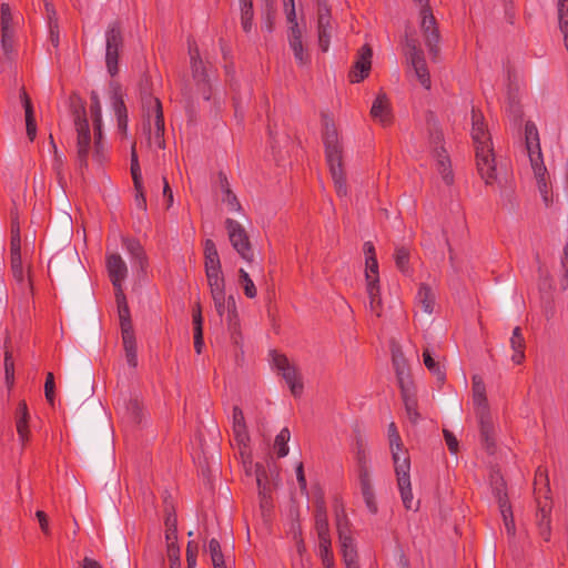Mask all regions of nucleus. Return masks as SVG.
Returning <instances> with one entry per match:
<instances>
[{"mask_svg": "<svg viewBox=\"0 0 568 568\" xmlns=\"http://www.w3.org/2000/svg\"><path fill=\"white\" fill-rule=\"evenodd\" d=\"M525 140L530 164L535 161V155L542 160L538 130L536 124L531 121H528L525 124Z\"/></svg>", "mask_w": 568, "mask_h": 568, "instance_id": "nucleus-20", "label": "nucleus"}, {"mask_svg": "<svg viewBox=\"0 0 568 568\" xmlns=\"http://www.w3.org/2000/svg\"><path fill=\"white\" fill-rule=\"evenodd\" d=\"M111 100H112V104H113V109H114L116 119L118 118H126L128 116L126 106L122 99V94L118 88H115L113 90Z\"/></svg>", "mask_w": 568, "mask_h": 568, "instance_id": "nucleus-53", "label": "nucleus"}, {"mask_svg": "<svg viewBox=\"0 0 568 568\" xmlns=\"http://www.w3.org/2000/svg\"><path fill=\"white\" fill-rule=\"evenodd\" d=\"M371 115L383 126H387L393 122V114L389 100L385 93H379L373 102Z\"/></svg>", "mask_w": 568, "mask_h": 568, "instance_id": "nucleus-19", "label": "nucleus"}, {"mask_svg": "<svg viewBox=\"0 0 568 568\" xmlns=\"http://www.w3.org/2000/svg\"><path fill=\"white\" fill-rule=\"evenodd\" d=\"M20 98L24 108L27 135L30 141H33L37 136V123L34 119L33 106L28 93L24 90L21 92Z\"/></svg>", "mask_w": 568, "mask_h": 568, "instance_id": "nucleus-29", "label": "nucleus"}, {"mask_svg": "<svg viewBox=\"0 0 568 568\" xmlns=\"http://www.w3.org/2000/svg\"><path fill=\"white\" fill-rule=\"evenodd\" d=\"M422 21L420 28L423 32V37L425 39V43L428 48L429 53L434 59L437 58L439 53V31L436 24L435 17L432 13L429 6L423 7L420 10Z\"/></svg>", "mask_w": 568, "mask_h": 568, "instance_id": "nucleus-9", "label": "nucleus"}, {"mask_svg": "<svg viewBox=\"0 0 568 568\" xmlns=\"http://www.w3.org/2000/svg\"><path fill=\"white\" fill-rule=\"evenodd\" d=\"M372 55L373 51L368 44H364L358 50L357 59L348 73L352 83H358L368 77L372 68Z\"/></svg>", "mask_w": 568, "mask_h": 568, "instance_id": "nucleus-12", "label": "nucleus"}, {"mask_svg": "<svg viewBox=\"0 0 568 568\" xmlns=\"http://www.w3.org/2000/svg\"><path fill=\"white\" fill-rule=\"evenodd\" d=\"M491 488L493 493L497 499L499 509L503 508V506H511L508 499L507 495V488L506 483L503 477L499 475H493L491 476Z\"/></svg>", "mask_w": 568, "mask_h": 568, "instance_id": "nucleus-37", "label": "nucleus"}, {"mask_svg": "<svg viewBox=\"0 0 568 568\" xmlns=\"http://www.w3.org/2000/svg\"><path fill=\"white\" fill-rule=\"evenodd\" d=\"M209 551L214 568H226L221 545L217 539L212 538L209 541Z\"/></svg>", "mask_w": 568, "mask_h": 568, "instance_id": "nucleus-46", "label": "nucleus"}, {"mask_svg": "<svg viewBox=\"0 0 568 568\" xmlns=\"http://www.w3.org/2000/svg\"><path fill=\"white\" fill-rule=\"evenodd\" d=\"M74 125L78 133L77 138V156L80 168L88 166V158L91 144L90 128L85 114V108L80 105L73 112Z\"/></svg>", "mask_w": 568, "mask_h": 568, "instance_id": "nucleus-6", "label": "nucleus"}, {"mask_svg": "<svg viewBox=\"0 0 568 568\" xmlns=\"http://www.w3.org/2000/svg\"><path fill=\"white\" fill-rule=\"evenodd\" d=\"M318 556L321 560L334 558L331 535L318 536Z\"/></svg>", "mask_w": 568, "mask_h": 568, "instance_id": "nucleus-52", "label": "nucleus"}, {"mask_svg": "<svg viewBox=\"0 0 568 568\" xmlns=\"http://www.w3.org/2000/svg\"><path fill=\"white\" fill-rule=\"evenodd\" d=\"M430 140L432 143L436 145L434 152L437 162V170L442 174L445 183L449 185L453 183L454 176L450 168L449 156L447 155L446 150L439 145L443 142V133L440 131L432 133Z\"/></svg>", "mask_w": 568, "mask_h": 568, "instance_id": "nucleus-13", "label": "nucleus"}, {"mask_svg": "<svg viewBox=\"0 0 568 568\" xmlns=\"http://www.w3.org/2000/svg\"><path fill=\"white\" fill-rule=\"evenodd\" d=\"M122 343L125 353V359L129 366L135 368L138 366V349H136V341L134 333L121 334Z\"/></svg>", "mask_w": 568, "mask_h": 568, "instance_id": "nucleus-34", "label": "nucleus"}, {"mask_svg": "<svg viewBox=\"0 0 568 568\" xmlns=\"http://www.w3.org/2000/svg\"><path fill=\"white\" fill-rule=\"evenodd\" d=\"M144 104L148 105V111H146L148 122L150 124L151 121H153V124H154L153 143L159 149H164L165 148V141H164L165 128H164L162 103L158 98L149 95L144 100Z\"/></svg>", "mask_w": 568, "mask_h": 568, "instance_id": "nucleus-8", "label": "nucleus"}, {"mask_svg": "<svg viewBox=\"0 0 568 568\" xmlns=\"http://www.w3.org/2000/svg\"><path fill=\"white\" fill-rule=\"evenodd\" d=\"M199 546L195 541H189L186 545L187 568H195L197 560Z\"/></svg>", "mask_w": 568, "mask_h": 568, "instance_id": "nucleus-60", "label": "nucleus"}, {"mask_svg": "<svg viewBox=\"0 0 568 568\" xmlns=\"http://www.w3.org/2000/svg\"><path fill=\"white\" fill-rule=\"evenodd\" d=\"M405 54L412 65L425 62L424 52L419 48V45L415 39H409L406 41Z\"/></svg>", "mask_w": 568, "mask_h": 568, "instance_id": "nucleus-43", "label": "nucleus"}, {"mask_svg": "<svg viewBox=\"0 0 568 568\" xmlns=\"http://www.w3.org/2000/svg\"><path fill=\"white\" fill-rule=\"evenodd\" d=\"M204 267L205 273L222 272L220 255L211 239L204 242Z\"/></svg>", "mask_w": 568, "mask_h": 568, "instance_id": "nucleus-25", "label": "nucleus"}, {"mask_svg": "<svg viewBox=\"0 0 568 568\" xmlns=\"http://www.w3.org/2000/svg\"><path fill=\"white\" fill-rule=\"evenodd\" d=\"M332 28H318V45L323 52H326L329 48Z\"/></svg>", "mask_w": 568, "mask_h": 568, "instance_id": "nucleus-64", "label": "nucleus"}, {"mask_svg": "<svg viewBox=\"0 0 568 568\" xmlns=\"http://www.w3.org/2000/svg\"><path fill=\"white\" fill-rule=\"evenodd\" d=\"M90 100H91L90 111H91L93 126H94V145H95L94 156L100 161V153H101V148H102V144H101L102 109H101V102H100L99 94L95 91L91 92Z\"/></svg>", "mask_w": 568, "mask_h": 568, "instance_id": "nucleus-17", "label": "nucleus"}, {"mask_svg": "<svg viewBox=\"0 0 568 568\" xmlns=\"http://www.w3.org/2000/svg\"><path fill=\"white\" fill-rule=\"evenodd\" d=\"M291 434L288 428H283L275 437L274 447L278 457H285L288 454L287 443Z\"/></svg>", "mask_w": 568, "mask_h": 568, "instance_id": "nucleus-47", "label": "nucleus"}, {"mask_svg": "<svg viewBox=\"0 0 568 568\" xmlns=\"http://www.w3.org/2000/svg\"><path fill=\"white\" fill-rule=\"evenodd\" d=\"M4 374L7 383H13L14 378V362L12 354L7 351L4 354Z\"/></svg>", "mask_w": 568, "mask_h": 568, "instance_id": "nucleus-63", "label": "nucleus"}, {"mask_svg": "<svg viewBox=\"0 0 568 568\" xmlns=\"http://www.w3.org/2000/svg\"><path fill=\"white\" fill-rule=\"evenodd\" d=\"M253 14L252 2L241 4V26L245 33H250L253 29Z\"/></svg>", "mask_w": 568, "mask_h": 568, "instance_id": "nucleus-50", "label": "nucleus"}, {"mask_svg": "<svg viewBox=\"0 0 568 568\" xmlns=\"http://www.w3.org/2000/svg\"><path fill=\"white\" fill-rule=\"evenodd\" d=\"M11 271L14 280L18 283L24 282V272L22 266L21 254L10 255Z\"/></svg>", "mask_w": 568, "mask_h": 568, "instance_id": "nucleus-56", "label": "nucleus"}, {"mask_svg": "<svg viewBox=\"0 0 568 568\" xmlns=\"http://www.w3.org/2000/svg\"><path fill=\"white\" fill-rule=\"evenodd\" d=\"M550 514L546 507H540L537 513V526L539 530V535L545 541L550 540L551 536V525H550Z\"/></svg>", "mask_w": 568, "mask_h": 568, "instance_id": "nucleus-39", "label": "nucleus"}, {"mask_svg": "<svg viewBox=\"0 0 568 568\" xmlns=\"http://www.w3.org/2000/svg\"><path fill=\"white\" fill-rule=\"evenodd\" d=\"M412 67L414 68L415 74H416L418 81L420 82V84L427 90L430 89L432 82H430V75H429V72H428V69L426 65V61L418 63V64H414Z\"/></svg>", "mask_w": 568, "mask_h": 568, "instance_id": "nucleus-55", "label": "nucleus"}, {"mask_svg": "<svg viewBox=\"0 0 568 568\" xmlns=\"http://www.w3.org/2000/svg\"><path fill=\"white\" fill-rule=\"evenodd\" d=\"M403 399L407 418L412 424H417L420 419V414L417 409V400L414 397L406 395L405 392L403 393Z\"/></svg>", "mask_w": 568, "mask_h": 568, "instance_id": "nucleus-49", "label": "nucleus"}, {"mask_svg": "<svg viewBox=\"0 0 568 568\" xmlns=\"http://www.w3.org/2000/svg\"><path fill=\"white\" fill-rule=\"evenodd\" d=\"M225 229L232 247L245 262L252 263L254 250L245 227L233 219H226Z\"/></svg>", "mask_w": 568, "mask_h": 568, "instance_id": "nucleus-4", "label": "nucleus"}, {"mask_svg": "<svg viewBox=\"0 0 568 568\" xmlns=\"http://www.w3.org/2000/svg\"><path fill=\"white\" fill-rule=\"evenodd\" d=\"M510 347L514 351V354L511 356V361L516 365H520L525 361V348H526V341L523 336L521 328L519 326H516L513 329V334L510 337Z\"/></svg>", "mask_w": 568, "mask_h": 568, "instance_id": "nucleus-26", "label": "nucleus"}, {"mask_svg": "<svg viewBox=\"0 0 568 568\" xmlns=\"http://www.w3.org/2000/svg\"><path fill=\"white\" fill-rule=\"evenodd\" d=\"M239 284L242 286L244 295L247 298H254L257 295V290L250 277L248 273L244 268L239 270Z\"/></svg>", "mask_w": 568, "mask_h": 568, "instance_id": "nucleus-44", "label": "nucleus"}, {"mask_svg": "<svg viewBox=\"0 0 568 568\" xmlns=\"http://www.w3.org/2000/svg\"><path fill=\"white\" fill-rule=\"evenodd\" d=\"M190 58L193 77L197 81L199 85L202 87V93L204 99L209 100L210 95L207 94L206 91L207 79L205 74V69L200 58L199 49L196 47L194 49L190 48Z\"/></svg>", "mask_w": 568, "mask_h": 568, "instance_id": "nucleus-22", "label": "nucleus"}, {"mask_svg": "<svg viewBox=\"0 0 568 568\" xmlns=\"http://www.w3.org/2000/svg\"><path fill=\"white\" fill-rule=\"evenodd\" d=\"M324 144L326 160L329 166L332 179L334 181L336 193L339 196H345L347 194V185L345 172L343 169L342 146L338 141L336 129L334 125H329L327 122L325 123Z\"/></svg>", "mask_w": 568, "mask_h": 568, "instance_id": "nucleus-2", "label": "nucleus"}, {"mask_svg": "<svg viewBox=\"0 0 568 568\" xmlns=\"http://www.w3.org/2000/svg\"><path fill=\"white\" fill-rule=\"evenodd\" d=\"M473 403L477 409V413L488 410L486 387L479 376L473 377Z\"/></svg>", "mask_w": 568, "mask_h": 568, "instance_id": "nucleus-33", "label": "nucleus"}, {"mask_svg": "<svg viewBox=\"0 0 568 568\" xmlns=\"http://www.w3.org/2000/svg\"><path fill=\"white\" fill-rule=\"evenodd\" d=\"M290 48L293 51L294 58L300 65H306L311 61L308 51L303 45V40L288 41Z\"/></svg>", "mask_w": 568, "mask_h": 568, "instance_id": "nucleus-42", "label": "nucleus"}, {"mask_svg": "<svg viewBox=\"0 0 568 568\" xmlns=\"http://www.w3.org/2000/svg\"><path fill=\"white\" fill-rule=\"evenodd\" d=\"M366 280V293L369 298L371 310L379 315L382 296L379 287V276H367Z\"/></svg>", "mask_w": 568, "mask_h": 568, "instance_id": "nucleus-27", "label": "nucleus"}, {"mask_svg": "<svg viewBox=\"0 0 568 568\" xmlns=\"http://www.w3.org/2000/svg\"><path fill=\"white\" fill-rule=\"evenodd\" d=\"M500 510V514H501V517H503V520H504V525H505V528H506V531L509 536H515L516 534V526H515V520H514V515H513V509H511V506H503Z\"/></svg>", "mask_w": 568, "mask_h": 568, "instance_id": "nucleus-54", "label": "nucleus"}, {"mask_svg": "<svg viewBox=\"0 0 568 568\" xmlns=\"http://www.w3.org/2000/svg\"><path fill=\"white\" fill-rule=\"evenodd\" d=\"M423 363L426 368L436 377L439 384H444L446 379V373L444 367L438 361L435 359L434 353L429 346L423 349Z\"/></svg>", "mask_w": 568, "mask_h": 568, "instance_id": "nucleus-28", "label": "nucleus"}, {"mask_svg": "<svg viewBox=\"0 0 568 568\" xmlns=\"http://www.w3.org/2000/svg\"><path fill=\"white\" fill-rule=\"evenodd\" d=\"M233 432L235 438L240 444L246 445L248 434L246 429L245 418L242 409L239 406L233 407L232 412Z\"/></svg>", "mask_w": 568, "mask_h": 568, "instance_id": "nucleus-30", "label": "nucleus"}, {"mask_svg": "<svg viewBox=\"0 0 568 568\" xmlns=\"http://www.w3.org/2000/svg\"><path fill=\"white\" fill-rule=\"evenodd\" d=\"M16 428H17V433H18L20 442L22 443V445H24L29 440V437H30L29 418L17 419Z\"/></svg>", "mask_w": 568, "mask_h": 568, "instance_id": "nucleus-59", "label": "nucleus"}, {"mask_svg": "<svg viewBox=\"0 0 568 568\" xmlns=\"http://www.w3.org/2000/svg\"><path fill=\"white\" fill-rule=\"evenodd\" d=\"M315 530L318 536H327L329 535L328 519L326 506L323 497H320L316 500V509H315Z\"/></svg>", "mask_w": 568, "mask_h": 568, "instance_id": "nucleus-32", "label": "nucleus"}, {"mask_svg": "<svg viewBox=\"0 0 568 568\" xmlns=\"http://www.w3.org/2000/svg\"><path fill=\"white\" fill-rule=\"evenodd\" d=\"M123 42L120 21L111 22L105 30V64L111 77L116 75L119 72V58Z\"/></svg>", "mask_w": 568, "mask_h": 568, "instance_id": "nucleus-3", "label": "nucleus"}, {"mask_svg": "<svg viewBox=\"0 0 568 568\" xmlns=\"http://www.w3.org/2000/svg\"><path fill=\"white\" fill-rule=\"evenodd\" d=\"M271 357L274 368L282 375L288 385L291 393L295 397L301 396L304 389V385L297 366L292 363L284 354H280L276 351L271 352Z\"/></svg>", "mask_w": 568, "mask_h": 568, "instance_id": "nucleus-5", "label": "nucleus"}, {"mask_svg": "<svg viewBox=\"0 0 568 568\" xmlns=\"http://www.w3.org/2000/svg\"><path fill=\"white\" fill-rule=\"evenodd\" d=\"M409 258H410V251L407 246H404V245L396 246L395 253H394V260H395L396 267L403 274L410 273Z\"/></svg>", "mask_w": 568, "mask_h": 568, "instance_id": "nucleus-40", "label": "nucleus"}, {"mask_svg": "<svg viewBox=\"0 0 568 568\" xmlns=\"http://www.w3.org/2000/svg\"><path fill=\"white\" fill-rule=\"evenodd\" d=\"M106 268L115 291L122 288V282L128 275V267L121 255L118 253L109 254L106 256Z\"/></svg>", "mask_w": 568, "mask_h": 568, "instance_id": "nucleus-15", "label": "nucleus"}, {"mask_svg": "<svg viewBox=\"0 0 568 568\" xmlns=\"http://www.w3.org/2000/svg\"><path fill=\"white\" fill-rule=\"evenodd\" d=\"M1 45L6 55L13 49V30H1Z\"/></svg>", "mask_w": 568, "mask_h": 568, "instance_id": "nucleus-61", "label": "nucleus"}, {"mask_svg": "<svg viewBox=\"0 0 568 568\" xmlns=\"http://www.w3.org/2000/svg\"><path fill=\"white\" fill-rule=\"evenodd\" d=\"M387 436L394 466L398 465L402 459L406 463H410L408 452L403 446L400 435L394 422L388 425Z\"/></svg>", "mask_w": 568, "mask_h": 568, "instance_id": "nucleus-18", "label": "nucleus"}, {"mask_svg": "<svg viewBox=\"0 0 568 568\" xmlns=\"http://www.w3.org/2000/svg\"><path fill=\"white\" fill-rule=\"evenodd\" d=\"M165 524V539L166 542H172L178 540V528H176V516L174 514H168L164 520Z\"/></svg>", "mask_w": 568, "mask_h": 568, "instance_id": "nucleus-51", "label": "nucleus"}, {"mask_svg": "<svg viewBox=\"0 0 568 568\" xmlns=\"http://www.w3.org/2000/svg\"><path fill=\"white\" fill-rule=\"evenodd\" d=\"M122 243L126 252L130 254L132 263L138 265L141 271L144 272L148 266V257L141 243L131 237H123Z\"/></svg>", "mask_w": 568, "mask_h": 568, "instance_id": "nucleus-21", "label": "nucleus"}, {"mask_svg": "<svg viewBox=\"0 0 568 568\" xmlns=\"http://www.w3.org/2000/svg\"><path fill=\"white\" fill-rule=\"evenodd\" d=\"M12 14L8 3L1 4V30H13L12 29Z\"/></svg>", "mask_w": 568, "mask_h": 568, "instance_id": "nucleus-62", "label": "nucleus"}, {"mask_svg": "<svg viewBox=\"0 0 568 568\" xmlns=\"http://www.w3.org/2000/svg\"><path fill=\"white\" fill-rule=\"evenodd\" d=\"M337 534L344 564L358 561L356 546L346 519L337 520Z\"/></svg>", "mask_w": 568, "mask_h": 568, "instance_id": "nucleus-11", "label": "nucleus"}, {"mask_svg": "<svg viewBox=\"0 0 568 568\" xmlns=\"http://www.w3.org/2000/svg\"><path fill=\"white\" fill-rule=\"evenodd\" d=\"M479 418V426H480V435L483 439L487 443V446L490 445V438L493 435V424L490 422L489 413L487 412H479L477 413Z\"/></svg>", "mask_w": 568, "mask_h": 568, "instance_id": "nucleus-48", "label": "nucleus"}, {"mask_svg": "<svg viewBox=\"0 0 568 568\" xmlns=\"http://www.w3.org/2000/svg\"><path fill=\"white\" fill-rule=\"evenodd\" d=\"M216 313L220 317L226 315L230 329L236 332L239 328V320L236 313V302L233 295L226 297L225 293L211 296Z\"/></svg>", "mask_w": 568, "mask_h": 568, "instance_id": "nucleus-10", "label": "nucleus"}, {"mask_svg": "<svg viewBox=\"0 0 568 568\" xmlns=\"http://www.w3.org/2000/svg\"><path fill=\"white\" fill-rule=\"evenodd\" d=\"M355 458L357 463L358 479L371 478L368 454L362 439L356 440Z\"/></svg>", "mask_w": 568, "mask_h": 568, "instance_id": "nucleus-31", "label": "nucleus"}, {"mask_svg": "<svg viewBox=\"0 0 568 568\" xmlns=\"http://www.w3.org/2000/svg\"><path fill=\"white\" fill-rule=\"evenodd\" d=\"M44 396L50 405L54 404L55 383H54V375L51 372L47 373V376H45Z\"/></svg>", "mask_w": 568, "mask_h": 568, "instance_id": "nucleus-58", "label": "nucleus"}, {"mask_svg": "<svg viewBox=\"0 0 568 568\" xmlns=\"http://www.w3.org/2000/svg\"><path fill=\"white\" fill-rule=\"evenodd\" d=\"M361 491L365 501V505L369 513L376 514L378 511L377 503L375 499L374 489L372 486L371 478L359 479Z\"/></svg>", "mask_w": 568, "mask_h": 568, "instance_id": "nucleus-38", "label": "nucleus"}, {"mask_svg": "<svg viewBox=\"0 0 568 568\" xmlns=\"http://www.w3.org/2000/svg\"><path fill=\"white\" fill-rule=\"evenodd\" d=\"M115 300L118 304L121 334H125L126 331L128 333H134L129 305L122 288L116 290Z\"/></svg>", "mask_w": 568, "mask_h": 568, "instance_id": "nucleus-24", "label": "nucleus"}, {"mask_svg": "<svg viewBox=\"0 0 568 568\" xmlns=\"http://www.w3.org/2000/svg\"><path fill=\"white\" fill-rule=\"evenodd\" d=\"M363 250H364L365 260H366L365 261V264H366L365 278H367V276H379L378 262L376 258L374 244L372 242H365Z\"/></svg>", "mask_w": 568, "mask_h": 568, "instance_id": "nucleus-36", "label": "nucleus"}, {"mask_svg": "<svg viewBox=\"0 0 568 568\" xmlns=\"http://www.w3.org/2000/svg\"><path fill=\"white\" fill-rule=\"evenodd\" d=\"M471 120L477 171L486 185H493L497 180V171L491 138L480 113L473 110Z\"/></svg>", "mask_w": 568, "mask_h": 568, "instance_id": "nucleus-1", "label": "nucleus"}, {"mask_svg": "<svg viewBox=\"0 0 568 568\" xmlns=\"http://www.w3.org/2000/svg\"><path fill=\"white\" fill-rule=\"evenodd\" d=\"M17 254H21V235L18 217L14 216L11 221L10 255Z\"/></svg>", "mask_w": 568, "mask_h": 568, "instance_id": "nucleus-45", "label": "nucleus"}, {"mask_svg": "<svg viewBox=\"0 0 568 568\" xmlns=\"http://www.w3.org/2000/svg\"><path fill=\"white\" fill-rule=\"evenodd\" d=\"M211 296L225 293L223 272L205 273Z\"/></svg>", "mask_w": 568, "mask_h": 568, "instance_id": "nucleus-41", "label": "nucleus"}, {"mask_svg": "<svg viewBox=\"0 0 568 568\" xmlns=\"http://www.w3.org/2000/svg\"><path fill=\"white\" fill-rule=\"evenodd\" d=\"M131 175L134 184V189L136 191L135 195V204L136 206L145 211L146 210V199L143 191V182H142V174H141V168L138 160V154L135 150V143H133L131 148Z\"/></svg>", "mask_w": 568, "mask_h": 568, "instance_id": "nucleus-16", "label": "nucleus"}, {"mask_svg": "<svg viewBox=\"0 0 568 568\" xmlns=\"http://www.w3.org/2000/svg\"><path fill=\"white\" fill-rule=\"evenodd\" d=\"M416 301L425 313L432 314L434 312L435 294L427 284H420L416 295Z\"/></svg>", "mask_w": 568, "mask_h": 568, "instance_id": "nucleus-35", "label": "nucleus"}, {"mask_svg": "<svg viewBox=\"0 0 568 568\" xmlns=\"http://www.w3.org/2000/svg\"><path fill=\"white\" fill-rule=\"evenodd\" d=\"M283 2L286 20L290 24L287 31V40H302L304 27L300 26V23L297 22L294 0H283Z\"/></svg>", "mask_w": 568, "mask_h": 568, "instance_id": "nucleus-23", "label": "nucleus"}, {"mask_svg": "<svg viewBox=\"0 0 568 568\" xmlns=\"http://www.w3.org/2000/svg\"><path fill=\"white\" fill-rule=\"evenodd\" d=\"M166 555L170 561V568H181L180 547L178 542H169L166 547Z\"/></svg>", "mask_w": 568, "mask_h": 568, "instance_id": "nucleus-57", "label": "nucleus"}, {"mask_svg": "<svg viewBox=\"0 0 568 568\" xmlns=\"http://www.w3.org/2000/svg\"><path fill=\"white\" fill-rule=\"evenodd\" d=\"M397 478V486L400 494V498L405 509L417 511L419 509V500L414 499L410 483V463L400 460L398 465L394 466Z\"/></svg>", "mask_w": 568, "mask_h": 568, "instance_id": "nucleus-7", "label": "nucleus"}, {"mask_svg": "<svg viewBox=\"0 0 568 568\" xmlns=\"http://www.w3.org/2000/svg\"><path fill=\"white\" fill-rule=\"evenodd\" d=\"M534 159L535 161H532L531 168L536 178L537 186L544 203L548 206L552 202L551 187L548 183V172L544 164V160H540L537 155H535Z\"/></svg>", "mask_w": 568, "mask_h": 568, "instance_id": "nucleus-14", "label": "nucleus"}]
</instances>
